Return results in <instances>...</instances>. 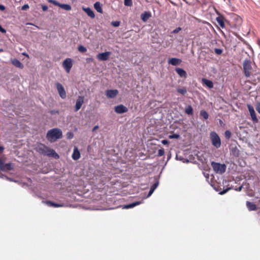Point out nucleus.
Wrapping results in <instances>:
<instances>
[{"instance_id": "nucleus-1", "label": "nucleus", "mask_w": 260, "mask_h": 260, "mask_svg": "<svg viewBox=\"0 0 260 260\" xmlns=\"http://www.w3.org/2000/svg\"><path fill=\"white\" fill-rule=\"evenodd\" d=\"M62 137V133L61 129L54 128L49 130L46 135L47 140L50 142H54L57 139Z\"/></svg>"}, {"instance_id": "nucleus-2", "label": "nucleus", "mask_w": 260, "mask_h": 260, "mask_svg": "<svg viewBox=\"0 0 260 260\" xmlns=\"http://www.w3.org/2000/svg\"><path fill=\"white\" fill-rule=\"evenodd\" d=\"M243 69L244 75L247 78L250 77L252 75L253 69L252 67V62L249 59H246L243 61Z\"/></svg>"}, {"instance_id": "nucleus-3", "label": "nucleus", "mask_w": 260, "mask_h": 260, "mask_svg": "<svg viewBox=\"0 0 260 260\" xmlns=\"http://www.w3.org/2000/svg\"><path fill=\"white\" fill-rule=\"evenodd\" d=\"M210 136L212 145L217 148H219L221 146V141L217 133L215 132H211Z\"/></svg>"}, {"instance_id": "nucleus-4", "label": "nucleus", "mask_w": 260, "mask_h": 260, "mask_svg": "<svg viewBox=\"0 0 260 260\" xmlns=\"http://www.w3.org/2000/svg\"><path fill=\"white\" fill-rule=\"evenodd\" d=\"M211 166L216 173L222 174L226 170V166L224 164H220V163L212 161L211 162Z\"/></svg>"}, {"instance_id": "nucleus-5", "label": "nucleus", "mask_w": 260, "mask_h": 260, "mask_svg": "<svg viewBox=\"0 0 260 260\" xmlns=\"http://www.w3.org/2000/svg\"><path fill=\"white\" fill-rule=\"evenodd\" d=\"M62 66L67 73H69L73 66L72 60L71 58H66L62 62Z\"/></svg>"}, {"instance_id": "nucleus-6", "label": "nucleus", "mask_w": 260, "mask_h": 260, "mask_svg": "<svg viewBox=\"0 0 260 260\" xmlns=\"http://www.w3.org/2000/svg\"><path fill=\"white\" fill-rule=\"evenodd\" d=\"M56 86L60 98L62 99H66L67 97V93L63 86L59 83H56Z\"/></svg>"}, {"instance_id": "nucleus-7", "label": "nucleus", "mask_w": 260, "mask_h": 260, "mask_svg": "<svg viewBox=\"0 0 260 260\" xmlns=\"http://www.w3.org/2000/svg\"><path fill=\"white\" fill-rule=\"evenodd\" d=\"M84 102V97L83 96H78L76 101V104L74 107V111L77 112L79 111Z\"/></svg>"}, {"instance_id": "nucleus-8", "label": "nucleus", "mask_w": 260, "mask_h": 260, "mask_svg": "<svg viewBox=\"0 0 260 260\" xmlns=\"http://www.w3.org/2000/svg\"><path fill=\"white\" fill-rule=\"evenodd\" d=\"M110 54V52L100 53L96 55V58L100 61H106L109 59Z\"/></svg>"}, {"instance_id": "nucleus-9", "label": "nucleus", "mask_w": 260, "mask_h": 260, "mask_svg": "<svg viewBox=\"0 0 260 260\" xmlns=\"http://www.w3.org/2000/svg\"><path fill=\"white\" fill-rule=\"evenodd\" d=\"M45 155L48 156H52L55 159H58L59 157V155L55 152V151L52 149L49 148L47 147Z\"/></svg>"}, {"instance_id": "nucleus-10", "label": "nucleus", "mask_w": 260, "mask_h": 260, "mask_svg": "<svg viewBox=\"0 0 260 260\" xmlns=\"http://www.w3.org/2000/svg\"><path fill=\"white\" fill-rule=\"evenodd\" d=\"M115 112L118 114H123L128 111V109L123 105H119L115 107Z\"/></svg>"}, {"instance_id": "nucleus-11", "label": "nucleus", "mask_w": 260, "mask_h": 260, "mask_svg": "<svg viewBox=\"0 0 260 260\" xmlns=\"http://www.w3.org/2000/svg\"><path fill=\"white\" fill-rule=\"evenodd\" d=\"M248 108L252 121L254 122H257L258 119L256 117V113L253 107L250 105H248Z\"/></svg>"}, {"instance_id": "nucleus-12", "label": "nucleus", "mask_w": 260, "mask_h": 260, "mask_svg": "<svg viewBox=\"0 0 260 260\" xmlns=\"http://www.w3.org/2000/svg\"><path fill=\"white\" fill-rule=\"evenodd\" d=\"M118 93V91L117 89L114 90H107L106 91V95L108 98H114Z\"/></svg>"}, {"instance_id": "nucleus-13", "label": "nucleus", "mask_w": 260, "mask_h": 260, "mask_svg": "<svg viewBox=\"0 0 260 260\" xmlns=\"http://www.w3.org/2000/svg\"><path fill=\"white\" fill-rule=\"evenodd\" d=\"M72 158L75 160H77L80 157V153L77 147H74V150H73V153L72 154Z\"/></svg>"}, {"instance_id": "nucleus-14", "label": "nucleus", "mask_w": 260, "mask_h": 260, "mask_svg": "<svg viewBox=\"0 0 260 260\" xmlns=\"http://www.w3.org/2000/svg\"><path fill=\"white\" fill-rule=\"evenodd\" d=\"M82 9L89 17H91V18H94L95 17V15L93 11L90 8L82 7Z\"/></svg>"}, {"instance_id": "nucleus-15", "label": "nucleus", "mask_w": 260, "mask_h": 260, "mask_svg": "<svg viewBox=\"0 0 260 260\" xmlns=\"http://www.w3.org/2000/svg\"><path fill=\"white\" fill-rule=\"evenodd\" d=\"M151 16V14L150 12L145 11L141 15V18L144 22H146Z\"/></svg>"}, {"instance_id": "nucleus-16", "label": "nucleus", "mask_w": 260, "mask_h": 260, "mask_svg": "<svg viewBox=\"0 0 260 260\" xmlns=\"http://www.w3.org/2000/svg\"><path fill=\"white\" fill-rule=\"evenodd\" d=\"M175 71L180 77L185 78L187 77V73L183 69L177 68L175 69Z\"/></svg>"}, {"instance_id": "nucleus-17", "label": "nucleus", "mask_w": 260, "mask_h": 260, "mask_svg": "<svg viewBox=\"0 0 260 260\" xmlns=\"http://www.w3.org/2000/svg\"><path fill=\"white\" fill-rule=\"evenodd\" d=\"M181 62V60L176 58H172L168 61V63L173 66L179 65Z\"/></svg>"}, {"instance_id": "nucleus-18", "label": "nucleus", "mask_w": 260, "mask_h": 260, "mask_svg": "<svg viewBox=\"0 0 260 260\" xmlns=\"http://www.w3.org/2000/svg\"><path fill=\"white\" fill-rule=\"evenodd\" d=\"M216 20L217 22L218 25L222 28L225 27L224 24V18L222 16H218L216 18Z\"/></svg>"}, {"instance_id": "nucleus-19", "label": "nucleus", "mask_w": 260, "mask_h": 260, "mask_svg": "<svg viewBox=\"0 0 260 260\" xmlns=\"http://www.w3.org/2000/svg\"><path fill=\"white\" fill-rule=\"evenodd\" d=\"M246 205V207H247L249 211H254L256 209V206L253 203L250 202L249 201H247Z\"/></svg>"}, {"instance_id": "nucleus-20", "label": "nucleus", "mask_w": 260, "mask_h": 260, "mask_svg": "<svg viewBox=\"0 0 260 260\" xmlns=\"http://www.w3.org/2000/svg\"><path fill=\"white\" fill-rule=\"evenodd\" d=\"M47 149V146L43 144H40L38 145L37 147V150L39 152H40L41 154H44L46 152V150Z\"/></svg>"}, {"instance_id": "nucleus-21", "label": "nucleus", "mask_w": 260, "mask_h": 260, "mask_svg": "<svg viewBox=\"0 0 260 260\" xmlns=\"http://www.w3.org/2000/svg\"><path fill=\"white\" fill-rule=\"evenodd\" d=\"M94 8L99 13H103L102 5L99 2H96L94 3Z\"/></svg>"}, {"instance_id": "nucleus-22", "label": "nucleus", "mask_w": 260, "mask_h": 260, "mask_svg": "<svg viewBox=\"0 0 260 260\" xmlns=\"http://www.w3.org/2000/svg\"><path fill=\"white\" fill-rule=\"evenodd\" d=\"M202 82L203 83L206 85L208 87H209V88H213V82L209 80H208V79H205V78H203L202 79Z\"/></svg>"}, {"instance_id": "nucleus-23", "label": "nucleus", "mask_w": 260, "mask_h": 260, "mask_svg": "<svg viewBox=\"0 0 260 260\" xmlns=\"http://www.w3.org/2000/svg\"><path fill=\"white\" fill-rule=\"evenodd\" d=\"M13 169V167L11 163L4 164L1 170L3 171H10Z\"/></svg>"}, {"instance_id": "nucleus-24", "label": "nucleus", "mask_w": 260, "mask_h": 260, "mask_svg": "<svg viewBox=\"0 0 260 260\" xmlns=\"http://www.w3.org/2000/svg\"><path fill=\"white\" fill-rule=\"evenodd\" d=\"M140 204H141V202H134V203H133L129 204L124 205L123 206V209L132 208L135 207L136 206L140 205Z\"/></svg>"}, {"instance_id": "nucleus-25", "label": "nucleus", "mask_w": 260, "mask_h": 260, "mask_svg": "<svg viewBox=\"0 0 260 260\" xmlns=\"http://www.w3.org/2000/svg\"><path fill=\"white\" fill-rule=\"evenodd\" d=\"M12 63L13 65H14L15 67L20 68L22 69L23 68V64L18 59H15L12 61Z\"/></svg>"}, {"instance_id": "nucleus-26", "label": "nucleus", "mask_w": 260, "mask_h": 260, "mask_svg": "<svg viewBox=\"0 0 260 260\" xmlns=\"http://www.w3.org/2000/svg\"><path fill=\"white\" fill-rule=\"evenodd\" d=\"M48 206L50 207H63V205L61 204H56L54 203L51 201H47L45 203Z\"/></svg>"}, {"instance_id": "nucleus-27", "label": "nucleus", "mask_w": 260, "mask_h": 260, "mask_svg": "<svg viewBox=\"0 0 260 260\" xmlns=\"http://www.w3.org/2000/svg\"><path fill=\"white\" fill-rule=\"evenodd\" d=\"M185 113L188 115H192L193 114V109L190 105L187 106L185 109Z\"/></svg>"}, {"instance_id": "nucleus-28", "label": "nucleus", "mask_w": 260, "mask_h": 260, "mask_svg": "<svg viewBox=\"0 0 260 260\" xmlns=\"http://www.w3.org/2000/svg\"><path fill=\"white\" fill-rule=\"evenodd\" d=\"M59 7L67 11H70L72 9L71 6L68 4H60Z\"/></svg>"}, {"instance_id": "nucleus-29", "label": "nucleus", "mask_w": 260, "mask_h": 260, "mask_svg": "<svg viewBox=\"0 0 260 260\" xmlns=\"http://www.w3.org/2000/svg\"><path fill=\"white\" fill-rule=\"evenodd\" d=\"M200 115L202 116L205 119H207L209 118V115L208 113L204 110L200 111Z\"/></svg>"}, {"instance_id": "nucleus-30", "label": "nucleus", "mask_w": 260, "mask_h": 260, "mask_svg": "<svg viewBox=\"0 0 260 260\" xmlns=\"http://www.w3.org/2000/svg\"><path fill=\"white\" fill-rule=\"evenodd\" d=\"M177 91L182 95H184L186 93L187 90L185 87L182 88H177Z\"/></svg>"}, {"instance_id": "nucleus-31", "label": "nucleus", "mask_w": 260, "mask_h": 260, "mask_svg": "<svg viewBox=\"0 0 260 260\" xmlns=\"http://www.w3.org/2000/svg\"><path fill=\"white\" fill-rule=\"evenodd\" d=\"M78 50L80 52L84 53L87 51V49L82 45H79L78 47Z\"/></svg>"}, {"instance_id": "nucleus-32", "label": "nucleus", "mask_w": 260, "mask_h": 260, "mask_svg": "<svg viewBox=\"0 0 260 260\" xmlns=\"http://www.w3.org/2000/svg\"><path fill=\"white\" fill-rule=\"evenodd\" d=\"M124 4L126 6L131 7L133 5L132 0H124Z\"/></svg>"}, {"instance_id": "nucleus-33", "label": "nucleus", "mask_w": 260, "mask_h": 260, "mask_svg": "<svg viewBox=\"0 0 260 260\" xmlns=\"http://www.w3.org/2000/svg\"><path fill=\"white\" fill-rule=\"evenodd\" d=\"M158 184L159 181L156 180L155 182L151 186L150 188L154 191L155 189L158 187Z\"/></svg>"}, {"instance_id": "nucleus-34", "label": "nucleus", "mask_w": 260, "mask_h": 260, "mask_svg": "<svg viewBox=\"0 0 260 260\" xmlns=\"http://www.w3.org/2000/svg\"><path fill=\"white\" fill-rule=\"evenodd\" d=\"M47 1L50 3H51L55 6H57L59 7V5H60V3H58L57 1H55V0H47Z\"/></svg>"}, {"instance_id": "nucleus-35", "label": "nucleus", "mask_w": 260, "mask_h": 260, "mask_svg": "<svg viewBox=\"0 0 260 260\" xmlns=\"http://www.w3.org/2000/svg\"><path fill=\"white\" fill-rule=\"evenodd\" d=\"M74 137V134L71 132H69L67 133V138L68 139H72Z\"/></svg>"}, {"instance_id": "nucleus-36", "label": "nucleus", "mask_w": 260, "mask_h": 260, "mask_svg": "<svg viewBox=\"0 0 260 260\" xmlns=\"http://www.w3.org/2000/svg\"><path fill=\"white\" fill-rule=\"evenodd\" d=\"M164 153H165L164 149L163 148H161V149H159L158 151L157 156H161L164 154Z\"/></svg>"}, {"instance_id": "nucleus-37", "label": "nucleus", "mask_w": 260, "mask_h": 260, "mask_svg": "<svg viewBox=\"0 0 260 260\" xmlns=\"http://www.w3.org/2000/svg\"><path fill=\"white\" fill-rule=\"evenodd\" d=\"M111 24L114 27H118L120 25V22L118 21H112Z\"/></svg>"}, {"instance_id": "nucleus-38", "label": "nucleus", "mask_w": 260, "mask_h": 260, "mask_svg": "<svg viewBox=\"0 0 260 260\" xmlns=\"http://www.w3.org/2000/svg\"><path fill=\"white\" fill-rule=\"evenodd\" d=\"M225 137L226 138L229 139L231 137V132L229 131H226L225 132Z\"/></svg>"}, {"instance_id": "nucleus-39", "label": "nucleus", "mask_w": 260, "mask_h": 260, "mask_svg": "<svg viewBox=\"0 0 260 260\" xmlns=\"http://www.w3.org/2000/svg\"><path fill=\"white\" fill-rule=\"evenodd\" d=\"M214 52L216 54L220 55L222 53V50L220 49L215 48L214 49Z\"/></svg>"}, {"instance_id": "nucleus-40", "label": "nucleus", "mask_w": 260, "mask_h": 260, "mask_svg": "<svg viewBox=\"0 0 260 260\" xmlns=\"http://www.w3.org/2000/svg\"><path fill=\"white\" fill-rule=\"evenodd\" d=\"M29 7V5L28 4H25V5H23L22 7L21 10L25 11V10H26L28 9Z\"/></svg>"}, {"instance_id": "nucleus-41", "label": "nucleus", "mask_w": 260, "mask_h": 260, "mask_svg": "<svg viewBox=\"0 0 260 260\" xmlns=\"http://www.w3.org/2000/svg\"><path fill=\"white\" fill-rule=\"evenodd\" d=\"M181 28L180 27H177L173 30L172 33H173V34L178 33L181 30Z\"/></svg>"}, {"instance_id": "nucleus-42", "label": "nucleus", "mask_w": 260, "mask_h": 260, "mask_svg": "<svg viewBox=\"0 0 260 260\" xmlns=\"http://www.w3.org/2000/svg\"><path fill=\"white\" fill-rule=\"evenodd\" d=\"M41 6L42 7V10L43 11H47V10L48 9V7L47 6L45 5H41Z\"/></svg>"}, {"instance_id": "nucleus-43", "label": "nucleus", "mask_w": 260, "mask_h": 260, "mask_svg": "<svg viewBox=\"0 0 260 260\" xmlns=\"http://www.w3.org/2000/svg\"><path fill=\"white\" fill-rule=\"evenodd\" d=\"M255 108H256V111L259 113H260V103H258L256 104Z\"/></svg>"}, {"instance_id": "nucleus-44", "label": "nucleus", "mask_w": 260, "mask_h": 260, "mask_svg": "<svg viewBox=\"0 0 260 260\" xmlns=\"http://www.w3.org/2000/svg\"><path fill=\"white\" fill-rule=\"evenodd\" d=\"M230 189H231V188H228L225 189H224L222 191H220V194H223L225 193L226 192H228V191Z\"/></svg>"}, {"instance_id": "nucleus-45", "label": "nucleus", "mask_w": 260, "mask_h": 260, "mask_svg": "<svg viewBox=\"0 0 260 260\" xmlns=\"http://www.w3.org/2000/svg\"><path fill=\"white\" fill-rule=\"evenodd\" d=\"M169 137L170 138H175V139H177L179 137V135H177V134H174V135H171L169 136Z\"/></svg>"}, {"instance_id": "nucleus-46", "label": "nucleus", "mask_w": 260, "mask_h": 260, "mask_svg": "<svg viewBox=\"0 0 260 260\" xmlns=\"http://www.w3.org/2000/svg\"><path fill=\"white\" fill-rule=\"evenodd\" d=\"M153 192H154V190L150 188V190L149 191V193H148V195L147 196V198H148L150 196H151Z\"/></svg>"}, {"instance_id": "nucleus-47", "label": "nucleus", "mask_w": 260, "mask_h": 260, "mask_svg": "<svg viewBox=\"0 0 260 260\" xmlns=\"http://www.w3.org/2000/svg\"><path fill=\"white\" fill-rule=\"evenodd\" d=\"M4 162L2 159L0 158V169L1 170L3 168V166H4Z\"/></svg>"}, {"instance_id": "nucleus-48", "label": "nucleus", "mask_w": 260, "mask_h": 260, "mask_svg": "<svg viewBox=\"0 0 260 260\" xmlns=\"http://www.w3.org/2000/svg\"><path fill=\"white\" fill-rule=\"evenodd\" d=\"M161 143L164 145H166L168 144V141L167 140H163L161 141Z\"/></svg>"}, {"instance_id": "nucleus-49", "label": "nucleus", "mask_w": 260, "mask_h": 260, "mask_svg": "<svg viewBox=\"0 0 260 260\" xmlns=\"http://www.w3.org/2000/svg\"><path fill=\"white\" fill-rule=\"evenodd\" d=\"M0 31L3 32V33H6V30L5 29H4V28H3L2 27V26L0 27Z\"/></svg>"}, {"instance_id": "nucleus-50", "label": "nucleus", "mask_w": 260, "mask_h": 260, "mask_svg": "<svg viewBox=\"0 0 260 260\" xmlns=\"http://www.w3.org/2000/svg\"><path fill=\"white\" fill-rule=\"evenodd\" d=\"M5 7L3 5H0V10L2 11H4L5 10Z\"/></svg>"}, {"instance_id": "nucleus-51", "label": "nucleus", "mask_w": 260, "mask_h": 260, "mask_svg": "<svg viewBox=\"0 0 260 260\" xmlns=\"http://www.w3.org/2000/svg\"><path fill=\"white\" fill-rule=\"evenodd\" d=\"M242 188H243V186L241 185V186H239L238 189H236V190L239 191L242 190Z\"/></svg>"}, {"instance_id": "nucleus-52", "label": "nucleus", "mask_w": 260, "mask_h": 260, "mask_svg": "<svg viewBox=\"0 0 260 260\" xmlns=\"http://www.w3.org/2000/svg\"><path fill=\"white\" fill-rule=\"evenodd\" d=\"M4 149V148L2 146H0V153H2Z\"/></svg>"}, {"instance_id": "nucleus-53", "label": "nucleus", "mask_w": 260, "mask_h": 260, "mask_svg": "<svg viewBox=\"0 0 260 260\" xmlns=\"http://www.w3.org/2000/svg\"><path fill=\"white\" fill-rule=\"evenodd\" d=\"M99 126L98 125L95 126L93 128V131H95L97 128H98Z\"/></svg>"}, {"instance_id": "nucleus-54", "label": "nucleus", "mask_w": 260, "mask_h": 260, "mask_svg": "<svg viewBox=\"0 0 260 260\" xmlns=\"http://www.w3.org/2000/svg\"><path fill=\"white\" fill-rule=\"evenodd\" d=\"M22 54H23V55L26 56V57H29L28 55L27 54H26V53H22Z\"/></svg>"}, {"instance_id": "nucleus-55", "label": "nucleus", "mask_w": 260, "mask_h": 260, "mask_svg": "<svg viewBox=\"0 0 260 260\" xmlns=\"http://www.w3.org/2000/svg\"><path fill=\"white\" fill-rule=\"evenodd\" d=\"M88 59L89 60V61H90V60H93V59H92V58H88Z\"/></svg>"}, {"instance_id": "nucleus-56", "label": "nucleus", "mask_w": 260, "mask_h": 260, "mask_svg": "<svg viewBox=\"0 0 260 260\" xmlns=\"http://www.w3.org/2000/svg\"><path fill=\"white\" fill-rule=\"evenodd\" d=\"M28 25H34L33 24L31 23H27Z\"/></svg>"}, {"instance_id": "nucleus-57", "label": "nucleus", "mask_w": 260, "mask_h": 260, "mask_svg": "<svg viewBox=\"0 0 260 260\" xmlns=\"http://www.w3.org/2000/svg\"><path fill=\"white\" fill-rule=\"evenodd\" d=\"M3 50L2 49H0V52H3Z\"/></svg>"}, {"instance_id": "nucleus-58", "label": "nucleus", "mask_w": 260, "mask_h": 260, "mask_svg": "<svg viewBox=\"0 0 260 260\" xmlns=\"http://www.w3.org/2000/svg\"><path fill=\"white\" fill-rule=\"evenodd\" d=\"M219 122H220V123H222V121L221 120H220V121H219Z\"/></svg>"}, {"instance_id": "nucleus-59", "label": "nucleus", "mask_w": 260, "mask_h": 260, "mask_svg": "<svg viewBox=\"0 0 260 260\" xmlns=\"http://www.w3.org/2000/svg\"><path fill=\"white\" fill-rule=\"evenodd\" d=\"M2 176H3V174H1V175H0V177H2Z\"/></svg>"}, {"instance_id": "nucleus-60", "label": "nucleus", "mask_w": 260, "mask_h": 260, "mask_svg": "<svg viewBox=\"0 0 260 260\" xmlns=\"http://www.w3.org/2000/svg\"><path fill=\"white\" fill-rule=\"evenodd\" d=\"M2 176H3V174H1V175H0V177H2Z\"/></svg>"}, {"instance_id": "nucleus-61", "label": "nucleus", "mask_w": 260, "mask_h": 260, "mask_svg": "<svg viewBox=\"0 0 260 260\" xmlns=\"http://www.w3.org/2000/svg\"><path fill=\"white\" fill-rule=\"evenodd\" d=\"M1 26V25H0V27Z\"/></svg>"}]
</instances>
